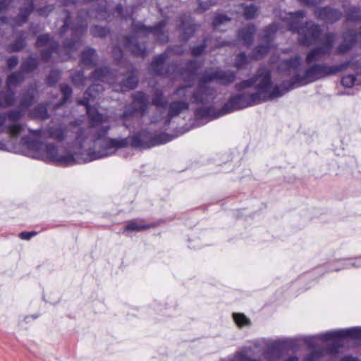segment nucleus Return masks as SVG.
Returning a JSON list of instances; mask_svg holds the SVG:
<instances>
[{"instance_id": "obj_22", "label": "nucleus", "mask_w": 361, "mask_h": 361, "mask_svg": "<svg viewBox=\"0 0 361 361\" xmlns=\"http://www.w3.org/2000/svg\"><path fill=\"white\" fill-rule=\"evenodd\" d=\"M97 55L92 48H87L81 54L80 63L84 66H94L97 64Z\"/></svg>"}, {"instance_id": "obj_35", "label": "nucleus", "mask_w": 361, "mask_h": 361, "mask_svg": "<svg viewBox=\"0 0 361 361\" xmlns=\"http://www.w3.org/2000/svg\"><path fill=\"white\" fill-rule=\"evenodd\" d=\"M61 78V72L56 69H52L46 78V84L48 86H54Z\"/></svg>"}, {"instance_id": "obj_24", "label": "nucleus", "mask_w": 361, "mask_h": 361, "mask_svg": "<svg viewBox=\"0 0 361 361\" xmlns=\"http://www.w3.org/2000/svg\"><path fill=\"white\" fill-rule=\"evenodd\" d=\"M111 70L106 66L97 68L91 73V78L95 80L106 82L109 84L112 82L111 80Z\"/></svg>"}, {"instance_id": "obj_7", "label": "nucleus", "mask_w": 361, "mask_h": 361, "mask_svg": "<svg viewBox=\"0 0 361 361\" xmlns=\"http://www.w3.org/2000/svg\"><path fill=\"white\" fill-rule=\"evenodd\" d=\"M235 79V73L231 71L206 70L202 75L197 90L193 93L192 102L197 104H205L212 101L214 97L215 90L207 83L217 81L222 85L232 83Z\"/></svg>"}, {"instance_id": "obj_25", "label": "nucleus", "mask_w": 361, "mask_h": 361, "mask_svg": "<svg viewBox=\"0 0 361 361\" xmlns=\"http://www.w3.org/2000/svg\"><path fill=\"white\" fill-rule=\"evenodd\" d=\"M25 79V74L20 70L10 73L6 80V88L16 87Z\"/></svg>"}, {"instance_id": "obj_48", "label": "nucleus", "mask_w": 361, "mask_h": 361, "mask_svg": "<svg viewBox=\"0 0 361 361\" xmlns=\"http://www.w3.org/2000/svg\"><path fill=\"white\" fill-rule=\"evenodd\" d=\"M92 98L90 97H88V95H86L85 94V92L84 93V96H83V98L81 99H79L78 101V104H80V105H82L84 106H85V109H86V111L87 112V108L89 107H92V106H90L89 104V102L90 99H92Z\"/></svg>"}, {"instance_id": "obj_38", "label": "nucleus", "mask_w": 361, "mask_h": 361, "mask_svg": "<svg viewBox=\"0 0 361 361\" xmlns=\"http://www.w3.org/2000/svg\"><path fill=\"white\" fill-rule=\"evenodd\" d=\"M233 317L239 327L250 325V319L245 314L240 313H233Z\"/></svg>"}, {"instance_id": "obj_17", "label": "nucleus", "mask_w": 361, "mask_h": 361, "mask_svg": "<svg viewBox=\"0 0 361 361\" xmlns=\"http://www.w3.org/2000/svg\"><path fill=\"white\" fill-rule=\"evenodd\" d=\"M315 15L319 19L328 23H334L339 20L341 16V12L329 7L317 9Z\"/></svg>"}, {"instance_id": "obj_9", "label": "nucleus", "mask_w": 361, "mask_h": 361, "mask_svg": "<svg viewBox=\"0 0 361 361\" xmlns=\"http://www.w3.org/2000/svg\"><path fill=\"white\" fill-rule=\"evenodd\" d=\"M347 338H360L361 327L331 331L320 335L305 337L304 341L311 348H314L318 341H330L332 343L324 350V353L336 354L338 352L343 340Z\"/></svg>"}, {"instance_id": "obj_59", "label": "nucleus", "mask_w": 361, "mask_h": 361, "mask_svg": "<svg viewBox=\"0 0 361 361\" xmlns=\"http://www.w3.org/2000/svg\"><path fill=\"white\" fill-rule=\"evenodd\" d=\"M137 147L142 145L141 141H140V135L137 133Z\"/></svg>"}, {"instance_id": "obj_16", "label": "nucleus", "mask_w": 361, "mask_h": 361, "mask_svg": "<svg viewBox=\"0 0 361 361\" xmlns=\"http://www.w3.org/2000/svg\"><path fill=\"white\" fill-rule=\"evenodd\" d=\"M23 5L19 8L18 14L15 17L14 21L18 25L26 23L31 13L34 11L33 0H23Z\"/></svg>"}, {"instance_id": "obj_13", "label": "nucleus", "mask_w": 361, "mask_h": 361, "mask_svg": "<svg viewBox=\"0 0 361 361\" xmlns=\"http://www.w3.org/2000/svg\"><path fill=\"white\" fill-rule=\"evenodd\" d=\"M293 341V339H286L270 343L264 352V357L269 361H277L281 357L282 348L292 345Z\"/></svg>"}, {"instance_id": "obj_60", "label": "nucleus", "mask_w": 361, "mask_h": 361, "mask_svg": "<svg viewBox=\"0 0 361 361\" xmlns=\"http://www.w3.org/2000/svg\"><path fill=\"white\" fill-rule=\"evenodd\" d=\"M145 228H146V226H141V225H139L137 224V226H136L137 231H138L140 230L145 229Z\"/></svg>"}, {"instance_id": "obj_41", "label": "nucleus", "mask_w": 361, "mask_h": 361, "mask_svg": "<svg viewBox=\"0 0 361 361\" xmlns=\"http://www.w3.org/2000/svg\"><path fill=\"white\" fill-rule=\"evenodd\" d=\"M257 8L253 6L252 4L250 6H246L244 8V16L245 18L252 19L257 16Z\"/></svg>"}, {"instance_id": "obj_6", "label": "nucleus", "mask_w": 361, "mask_h": 361, "mask_svg": "<svg viewBox=\"0 0 361 361\" xmlns=\"http://www.w3.org/2000/svg\"><path fill=\"white\" fill-rule=\"evenodd\" d=\"M20 142L23 146L37 152H43L47 158L52 163L59 166H69L74 164H80L81 159L80 150L74 153H67L64 155H59L58 148L53 143H47L32 136H23Z\"/></svg>"}, {"instance_id": "obj_56", "label": "nucleus", "mask_w": 361, "mask_h": 361, "mask_svg": "<svg viewBox=\"0 0 361 361\" xmlns=\"http://www.w3.org/2000/svg\"><path fill=\"white\" fill-rule=\"evenodd\" d=\"M341 361H360L357 357L350 355H347L341 358Z\"/></svg>"}, {"instance_id": "obj_62", "label": "nucleus", "mask_w": 361, "mask_h": 361, "mask_svg": "<svg viewBox=\"0 0 361 361\" xmlns=\"http://www.w3.org/2000/svg\"><path fill=\"white\" fill-rule=\"evenodd\" d=\"M136 51H137V55L138 54V53L140 52V48H139V46L138 44H137V49H136Z\"/></svg>"}, {"instance_id": "obj_46", "label": "nucleus", "mask_w": 361, "mask_h": 361, "mask_svg": "<svg viewBox=\"0 0 361 361\" xmlns=\"http://www.w3.org/2000/svg\"><path fill=\"white\" fill-rule=\"evenodd\" d=\"M152 103L158 107H164L166 102L164 100L161 94H160L156 95V97L153 99Z\"/></svg>"}, {"instance_id": "obj_43", "label": "nucleus", "mask_w": 361, "mask_h": 361, "mask_svg": "<svg viewBox=\"0 0 361 361\" xmlns=\"http://www.w3.org/2000/svg\"><path fill=\"white\" fill-rule=\"evenodd\" d=\"M230 20V18L224 15H217L213 21V26L215 29H219L221 25H223Z\"/></svg>"}, {"instance_id": "obj_34", "label": "nucleus", "mask_w": 361, "mask_h": 361, "mask_svg": "<svg viewBox=\"0 0 361 361\" xmlns=\"http://www.w3.org/2000/svg\"><path fill=\"white\" fill-rule=\"evenodd\" d=\"M137 113L144 112L148 103L147 98L143 92H137Z\"/></svg>"}, {"instance_id": "obj_1", "label": "nucleus", "mask_w": 361, "mask_h": 361, "mask_svg": "<svg viewBox=\"0 0 361 361\" xmlns=\"http://www.w3.org/2000/svg\"><path fill=\"white\" fill-rule=\"evenodd\" d=\"M354 66L352 61H345L335 66L314 63L304 69L300 56H295L282 61L278 66L279 73L289 78L287 83L284 81L280 86L272 87L270 71L267 68L262 67L255 77L235 85L239 92L230 98L223 109L225 113H229L254 106L262 101L281 97L295 87L335 75Z\"/></svg>"}, {"instance_id": "obj_54", "label": "nucleus", "mask_w": 361, "mask_h": 361, "mask_svg": "<svg viewBox=\"0 0 361 361\" xmlns=\"http://www.w3.org/2000/svg\"><path fill=\"white\" fill-rule=\"evenodd\" d=\"M354 261L355 262H352V263H349V262L345 263V268H348L350 266L355 267H358L361 266V257L357 258Z\"/></svg>"}, {"instance_id": "obj_45", "label": "nucleus", "mask_w": 361, "mask_h": 361, "mask_svg": "<svg viewBox=\"0 0 361 361\" xmlns=\"http://www.w3.org/2000/svg\"><path fill=\"white\" fill-rule=\"evenodd\" d=\"M19 63V59L17 56H12L6 59V65L8 69H13L18 66Z\"/></svg>"}, {"instance_id": "obj_15", "label": "nucleus", "mask_w": 361, "mask_h": 361, "mask_svg": "<svg viewBox=\"0 0 361 361\" xmlns=\"http://www.w3.org/2000/svg\"><path fill=\"white\" fill-rule=\"evenodd\" d=\"M87 114L91 128L97 129L99 131L102 128L103 126H109L106 123V118L99 113L95 107L87 108Z\"/></svg>"}, {"instance_id": "obj_31", "label": "nucleus", "mask_w": 361, "mask_h": 361, "mask_svg": "<svg viewBox=\"0 0 361 361\" xmlns=\"http://www.w3.org/2000/svg\"><path fill=\"white\" fill-rule=\"evenodd\" d=\"M357 76L359 78L353 74L345 75L341 79V84L343 86L348 88L352 87L355 85H360L361 83V74L357 75Z\"/></svg>"}, {"instance_id": "obj_14", "label": "nucleus", "mask_w": 361, "mask_h": 361, "mask_svg": "<svg viewBox=\"0 0 361 361\" xmlns=\"http://www.w3.org/2000/svg\"><path fill=\"white\" fill-rule=\"evenodd\" d=\"M278 31V25L273 23L264 30L263 39L267 43V45H259L253 51V57L256 59L262 58L269 49V43L274 35Z\"/></svg>"}, {"instance_id": "obj_51", "label": "nucleus", "mask_w": 361, "mask_h": 361, "mask_svg": "<svg viewBox=\"0 0 361 361\" xmlns=\"http://www.w3.org/2000/svg\"><path fill=\"white\" fill-rule=\"evenodd\" d=\"M206 44L195 47L192 49L191 52L193 56L200 55L204 50Z\"/></svg>"}, {"instance_id": "obj_57", "label": "nucleus", "mask_w": 361, "mask_h": 361, "mask_svg": "<svg viewBox=\"0 0 361 361\" xmlns=\"http://www.w3.org/2000/svg\"><path fill=\"white\" fill-rule=\"evenodd\" d=\"M77 2V0H63V5L65 6H68L70 5H75Z\"/></svg>"}, {"instance_id": "obj_33", "label": "nucleus", "mask_w": 361, "mask_h": 361, "mask_svg": "<svg viewBox=\"0 0 361 361\" xmlns=\"http://www.w3.org/2000/svg\"><path fill=\"white\" fill-rule=\"evenodd\" d=\"M72 82L77 87H82L85 85L87 78L84 76L83 70H80L75 73L72 76Z\"/></svg>"}, {"instance_id": "obj_20", "label": "nucleus", "mask_w": 361, "mask_h": 361, "mask_svg": "<svg viewBox=\"0 0 361 361\" xmlns=\"http://www.w3.org/2000/svg\"><path fill=\"white\" fill-rule=\"evenodd\" d=\"M27 46L25 31H20L15 40L7 47L8 53H15L22 51Z\"/></svg>"}, {"instance_id": "obj_8", "label": "nucleus", "mask_w": 361, "mask_h": 361, "mask_svg": "<svg viewBox=\"0 0 361 361\" xmlns=\"http://www.w3.org/2000/svg\"><path fill=\"white\" fill-rule=\"evenodd\" d=\"M93 3L90 9L86 12V16L90 18H95L98 20L111 21L115 16L120 17L123 20L130 19L131 20V27L133 32L135 29V19L133 17L135 6L133 5L127 7L125 11H123L121 4H118L113 13H111L107 6L106 0H82L81 3L86 4Z\"/></svg>"}, {"instance_id": "obj_3", "label": "nucleus", "mask_w": 361, "mask_h": 361, "mask_svg": "<svg viewBox=\"0 0 361 361\" xmlns=\"http://www.w3.org/2000/svg\"><path fill=\"white\" fill-rule=\"evenodd\" d=\"M63 13L66 16L59 33L63 36L68 30H71V37L63 42V47L49 33L39 35L37 37L35 47H45L40 51L41 59L45 63L49 61L53 54H57L63 61L68 59L71 52L81 45V37L87 28L86 20L82 18V12L78 13L76 22H72L71 14L68 10H63Z\"/></svg>"}, {"instance_id": "obj_19", "label": "nucleus", "mask_w": 361, "mask_h": 361, "mask_svg": "<svg viewBox=\"0 0 361 361\" xmlns=\"http://www.w3.org/2000/svg\"><path fill=\"white\" fill-rule=\"evenodd\" d=\"M37 93V87L34 85L29 86L21 94L20 99V106L27 109L32 106Z\"/></svg>"}, {"instance_id": "obj_39", "label": "nucleus", "mask_w": 361, "mask_h": 361, "mask_svg": "<svg viewBox=\"0 0 361 361\" xmlns=\"http://www.w3.org/2000/svg\"><path fill=\"white\" fill-rule=\"evenodd\" d=\"M247 56L244 53H240L236 56L233 63V66L238 69H240L247 65Z\"/></svg>"}, {"instance_id": "obj_5", "label": "nucleus", "mask_w": 361, "mask_h": 361, "mask_svg": "<svg viewBox=\"0 0 361 361\" xmlns=\"http://www.w3.org/2000/svg\"><path fill=\"white\" fill-rule=\"evenodd\" d=\"M167 58L166 54H160L154 58L151 63V71L158 75H173V78H180L188 84L176 90L175 94L180 98L187 97L188 90L190 88V82L196 77L197 71L200 67L196 60L188 62L185 69H179L176 64H171L167 69L164 68V63Z\"/></svg>"}, {"instance_id": "obj_18", "label": "nucleus", "mask_w": 361, "mask_h": 361, "mask_svg": "<svg viewBox=\"0 0 361 361\" xmlns=\"http://www.w3.org/2000/svg\"><path fill=\"white\" fill-rule=\"evenodd\" d=\"M15 92L11 89L0 91V109H6L14 105ZM4 119L0 114V126L4 123Z\"/></svg>"}, {"instance_id": "obj_52", "label": "nucleus", "mask_w": 361, "mask_h": 361, "mask_svg": "<svg viewBox=\"0 0 361 361\" xmlns=\"http://www.w3.org/2000/svg\"><path fill=\"white\" fill-rule=\"evenodd\" d=\"M37 234L36 232H21L19 234V237L23 240H30L31 238L35 236Z\"/></svg>"}, {"instance_id": "obj_26", "label": "nucleus", "mask_w": 361, "mask_h": 361, "mask_svg": "<svg viewBox=\"0 0 361 361\" xmlns=\"http://www.w3.org/2000/svg\"><path fill=\"white\" fill-rule=\"evenodd\" d=\"M255 30L256 29L254 25H247L239 31L238 37L241 39L245 44H250L253 40V36Z\"/></svg>"}, {"instance_id": "obj_28", "label": "nucleus", "mask_w": 361, "mask_h": 361, "mask_svg": "<svg viewBox=\"0 0 361 361\" xmlns=\"http://www.w3.org/2000/svg\"><path fill=\"white\" fill-rule=\"evenodd\" d=\"M38 61L37 59L32 57L29 56L24 59L20 66V71L25 73H30L33 72L38 67Z\"/></svg>"}, {"instance_id": "obj_30", "label": "nucleus", "mask_w": 361, "mask_h": 361, "mask_svg": "<svg viewBox=\"0 0 361 361\" xmlns=\"http://www.w3.org/2000/svg\"><path fill=\"white\" fill-rule=\"evenodd\" d=\"M180 28L184 32V40H187L189 38V34L195 32V25L192 23L190 17L182 21Z\"/></svg>"}, {"instance_id": "obj_11", "label": "nucleus", "mask_w": 361, "mask_h": 361, "mask_svg": "<svg viewBox=\"0 0 361 361\" xmlns=\"http://www.w3.org/2000/svg\"><path fill=\"white\" fill-rule=\"evenodd\" d=\"M33 138L41 140L43 137L53 139L59 142H63L67 137V128L65 126L59 125L48 126L44 129H29Z\"/></svg>"}, {"instance_id": "obj_27", "label": "nucleus", "mask_w": 361, "mask_h": 361, "mask_svg": "<svg viewBox=\"0 0 361 361\" xmlns=\"http://www.w3.org/2000/svg\"><path fill=\"white\" fill-rule=\"evenodd\" d=\"M135 95L132 94V104L129 108L124 110L121 115V118L123 120V125L127 128H130V125L128 123L129 120L134 118L135 115Z\"/></svg>"}, {"instance_id": "obj_4", "label": "nucleus", "mask_w": 361, "mask_h": 361, "mask_svg": "<svg viewBox=\"0 0 361 361\" xmlns=\"http://www.w3.org/2000/svg\"><path fill=\"white\" fill-rule=\"evenodd\" d=\"M304 16L305 13L302 11L289 13L284 18V21L289 30L298 33V39L300 44L307 46L315 43L321 44L319 47L312 49L307 54L306 63L310 64L312 62L317 61L321 56L331 54L336 35L334 33H326L322 35L320 27L312 21L307 22L301 27V22Z\"/></svg>"}, {"instance_id": "obj_36", "label": "nucleus", "mask_w": 361, "mask_h": 361, "mask_svg": "<svg viewBox=\"0 0 361 361\" xmlns=\"http://www.w3.org/2000/svg\"><path fill=\"white\" fill-rule=\"evenodd\" d=\"M104 90V87L102 85L94 83L87 88V90L85 91V94L94 99L97 97L99 93L102 92Z\"/></svg>"}, {"instance_id": "obj_29", "label": "nucleus", "mask_w": 361, "mask_h": 361, "mask_svg": "<svg viewBox=\"0 0 361 361\" xmlns=\"http://www.w3.org/2000/svg\"><path fill=\"white\" fill-rule=\"evenodd\" d=\"M134 87H135V77L133 75H130L123 79L120 82L118 88L116 85L113 87L116 91L120 90L121 92H126Z\"/></svg>"}, {"instance_id": "obj_50", "label": "nucleus", "mask_w": 361, "mask_h": 361, "mask_svg": "<svg viewBox=\"0 0 361 361\" xmlns=\"http://www.w3.org/2000/svg\"><path fill=\"white\" fill-rule=\"evenodd\" d=\"M13 0H0V13L6 11Z\"/></svg>"}, {"instance_id": "obj_55", "label": "nucleus", "mask_w": 361, "mask_h": 361, "mask_svg": "<svg viewBox=\"0 0 361 361\" xmlns=\"http://www.w3.org/2000/svg\"><path fill=\"white\" fill-rule=\"evenodd\" d=\"M165 23L164 22H160L156 27H149V30L151 32L159 33L161 32L162 28L164 27Z\"/></svg>"}, {"instance_id": "obj_49", "label": "nucleus", "mask_w": 361, "mask_h": 361, "mask_svg": "<svg viewBox=\"0 0 361 361\" xmlns=\"http://www.w3.org/2000/svg\"><path fill=\"white\" fill-rule=\"evenodd\" d=\"M322 353L317 350H313L309 355H307L305 361H315L317 358L322 356Z\"/></svg>"}, {"instance_id": "obj_32", "label": "nucleus", "mask_w": 361, "mask_h": 361, "mask_svg": "<svg viewBox=\"0 0 361 361\" xmlns=\"http://www.w3.org/2000/svg\"><path fill=\"white\" fill-rule=\"evenodd\" d=\"M60 90H61V93L63 94V98H62L61 102L59 104H56L57 108L64 105L68 101V99L71 97L72 93H73L72 88L71 87L70 85H68L67 84H61L60 85Z\"/></svg>"}, {"instance_id": "obj_47", "label": "nucleus", "mask_w": 361, "mask_h": 361, "mask_svg": "<svg viewBox=\"0 0 361 361\" xmlns=\"http://www.w3.org/2000/svg\"><path fill=\"white\" fill-rule=\"evenodd\" d=\"M135 231V221H130L123 228V233L129 235L130 232Z\"/></svg>"}, {"instance_id": "obj_61", "label": "nucleus", "mask_w": 361, "mask_h": 361, "mask_svg": "<svg viewBox=\"0 0 361 361\" xmlns=\"http://www.w3.org/2000/svg\"><path fill=\"white\" fill-rule=\"evenodd\" d=\"M136 27H137V32L140 30V25L137 23Z\"/></svg>"}, {"instance_id": "obj_58", "label": "nucleus", "mask_w": 361, "mask_h": 361, "mask_svg": "<svg viewBox=\"0 0 361 361\" xmlns=\"http://www.w3.org/2000/svg\"><path fill=\"white\" fill-rule=\"evenodd\" d=\"M284 361H298V358L295 356H291L285 360Z\"/></svg>"}, {"instance_id": "obj_12", "label": "nucleus", "mask_w": 361, "mask_h": 361, "mask_svg": "<svg viewBox=\"0 0 361 361\" xmlns=\"http://www.w3.org/2000/svg\"><path fill=\"white\" fill-rule=\"evenodd\" d=\"M119 45L114 46L112 49L113 56L119 66L125 63L123 61V50L129 51L133 55H135V37L133 34L129 36H121L118 39Z\"/></svg>"}, {"instance_id": "obj_37", "label": "nucleus", "mask_w": 361, "mask_h": 361, "mask_svg": "<svg viewBox=\"0 0 361 361\" xmlns=\"http://www.w3.org/2000/svg\"><path fill=\"white\" fill-rule=\"evenodd\" d=\"M109 29L99 25H94L90 27V32L94 37H105L109 33Z\"/></svg>"}, {"instance_id": "obj_40", "label": "nucleus", "mask_w": 361, "mask_h": 361, "mask_svg": "<svg viewBox=\"0 0 361 361\" xmlns=\"http://www.w3.org/2000/svg\"><path fill=\"white\" fill-rule=\"evenodd\" d=\"M347 20L350 21H358L361 20V11L355 7L349 10L347 14Z\"/></svg>"}, {"instance_id": "obj_63", "label": "nucleus", "mask_w": 361, "mask_h": 361, "mask_svg": "<svg viewBox=\"0 0 361 361\" xmlns=\"http://www.w3.org/2000/svg\"><path fill=\"white\" fill-rule=\"evenodd\" d=\"M200 6L202 7V8L203 10H206V9H207V6H202V4H200Z\"/></svg>"}, {"instance_id": "obj_53", "label": "nucleus", "mask_w": 361, "mask_h": 361, "mask_svg": "<svg viewBox=\"0 0 361 361\" xmlns=\"http://www.w3.org/2000/svg\"><path fill=\"white\" fill-rule=\"evenodd\" d=\"M304 5L308 6H313L318 4H319L323 0H298Z\"/></svg>"}, {"instance_id": "obj_10", "label": "nucleus", "mask_w": 361, "mask_h": 361, "mask_svg": "<svg viewBox=\"0 0 361 361\" xmlns=\"http://www.w3.org/2000/svg\"><path fill=\"white\" fill-rule=\"evenodd\" d=\"M25 109H11L1 114L4 119V123L0 126L3 131L6 132L13 137H18L25 128V125L18 121L24 116Z\"/></svg>"}, {"instance_id": "obj_64", "label": "nucleus", "mask_w": 361, "mask_h": 361, "mask_svg": "<svg viewBox=\"0 0 361 361\" xmlns=\"http://www.w3.org/2000/svg\"><path fill=\"white\" fill-rule=\"evenodd\" d=\"M355 68H361V63L360 65L355 66Z\"/></svg>"}, {"instance_id": "obj_21", "label": "nucleus", "mask_w": 361, "mask_h": 361, "mask_svg": "<svg viewBox=\"0 0 361 361\" xmlns=\"http://www.w3.org/2000/svg\"><path fill=\"white\" fill-rule=\"evenodd\" d=\"M188 103L185 101H177L170 104L169 106V118L166 121V124L169 125L170 119L178 116L182 111L188 109Z\"/></svg>"}, {"instance_id": "obj_42", "label": "nucleus", "mask_w": 361, "mask_h": 361, "mask_svg": "<svg viewBox=\"0 0 361 361\" xmlns=\"http://www.w3.org/2000/svg\"><path fill=\"white\" fill-rule=\"evenodd\" d=\"M54 4H48L42 8H37L36 11L39 16L47 17L54 11Z\"/></svg>"}, {"instance_id": "obj_44", "label": "nucleus", "mask_w": 361, "mask_h": 361, "mask_svg": "<svg viewBox=\"0 0 361 361\" xmlns=\"http://www.w3.org/2000/svg\"><path fill=\"white\" fill-rule=\"evenodd\" d=\"M212 114V108H199L196 110V115L198 117L204 118L211 116Z\"/></svg>"}, {"instance_id": "obj_2", "label": "nucleus", "mask_w": 361, "mask_h": 361, "mask_svg": "<svg viewBox=\"0 0 361 361\" xmlns=\"http://www.w3.org/2000/svg\"><path fill=\"white\" fill-rule=\"evenodd\" d=\"M109 129V126H103L94 133L90 130L78 129L74 144L80 150L81 164L113 156L118 150L129 146L135 147V132L130 131L126 137L111 138L106 136Z\"/></svg>"}, {"instance_id": "obj_23", "label": "nucleus", "mask_w": 361, "mask_h": 361, "mask_svg": "<svg viewBox=\"0 0 361 361\" xmlns=\"http://www.w3.org/2000/svg\"><path fill=\"white\" fill-rule=\"evenodd\" d=\"M29 116L31 118L45 121L49 118V114L47 110V105L43 103L37 104L29 112Z\"/></svg>"}]
</instances>
